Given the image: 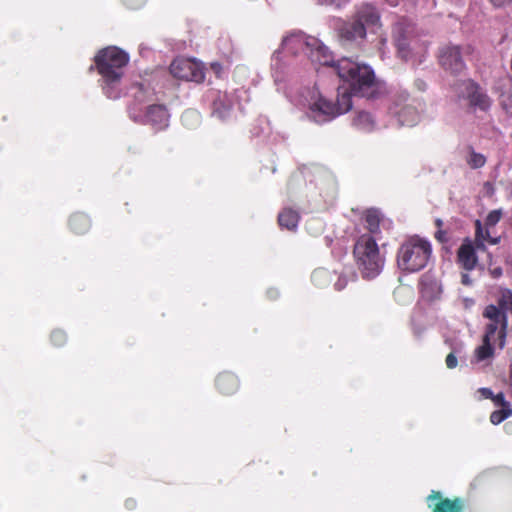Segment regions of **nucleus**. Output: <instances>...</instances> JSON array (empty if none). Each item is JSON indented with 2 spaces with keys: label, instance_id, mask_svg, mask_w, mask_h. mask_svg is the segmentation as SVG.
<instances>
[{
  "label": "nucleus",
  "instance_id": "1",
  "mask_svg": "<svg viewBox=\"0 0 512 512\" xmlns=\"http://www.w3.org/2000/svg\"><path fill=\"white\" fill-rule=\"evenodd\" d=\"M512 314V292L502 293L498 299V305L490 304L483 311V317L489 320L485 325L482 344L476 348L475 356L478 361H483L494 356L493 343L498 344L499 349H503L506 344L508 317L507 313Z\"/></svg>",
  "mask_w": 512,
  "mask_h": 512
},
{
  "label": "nucleus",
  "instance_id": "2",
  "mask_svg": "<svg viewBox=\"0 0 512 512\" xmlns=\"http://www.w3.org/2000/svg\"><path fill=\"white\" fill-rule=\"evenodd\" d=\"M129 62V55L116 46H108L97 52L94 65L89 71L97 70L102 79V89L109 98H116L114 89L120 84L124 68Z\"/></svg>",
  "mask_w": 512,
  "mask_h": 512
},
{
  "label": "nucleus",
  "instance_id": "3",
  "mask_svg": "<svg viewBox=\"0 0 512 512\" xmlns=\"http://www.w3.org/2000/svg\"><path fill=\"white\" fill-rule=\"evenodd\" d=\"M338 76L349 83L351 93L368 99L375 98L382 89L381 82L375 77L372 68L351 58L337 60Z\"/></svg>",
  "mask_w": 512,
  "mask_h": 512
},
{
  "label": "nucleus",
  "instance_id": "4",
  "mask_svg": "<svg viewBox=\"0 0 512 512\" xmlns=\"http://www.w3.org/2000/svg\"><path fill=\"white\" fill-rule=\"evenodd\" d=\"M301 97L304 98V102L318 122L328 121L352 108L351 94L347 89L338 94L336 103L324 98L316 87L305 88L301 92Z\"/></svg>",
  "mask_w": 512,
  "mask_h": 512
},
{
  "label": "nucleus",
  "instance_id": "5",
  "mask_svg": "<svg viewBox=\"0 0 512 512\" xmlns=\"http://www.w3.org/2000/svg\"><path fill=\"white\" fill-rule=\"evenodd\" d=\"M353 253L363 277L374 278L382 270L385 258L372 236H360L354 245Z\"/></svg>",
  "mask_w": 512,
  "mask_h": 512
},
{
  "label": "nucleus",
  "instance_id": "6",
  "mask_svg": "<svg viewBox=\"0 0 512 512\" xmlns=\"http://www.w3.org/2000/svg\"><path fill=\"white\" fill-rule=\"evenodd\" d=\"M431 256V245L426 240L414 237L403 243L398 251V266L408 272L423 269Z\"/></svg>",
  "mask_w": 512,
  "mask_h": 512
},
{
  "label": "nucleus",
  "instance_id": "7",
  "mask_svg": "<svg viewBox=\"0 0 512 512\" xmlns=\"http://www.w3.org/2000/svg\"><path fill=\"white\" fill-rule=\"evenodd\" d=\"M453 88L458 100L465 101V105L482 111H486L490 107V98L474 81L460 80L454 83Z\"/></svg>",
  "mask_w": 512,
  "mask_h": 512
},
{
  "label": "nucleus",
  "instance_id": "8",
  "mask_svg": "<svg viewBox=\"0 0 512 512\" xmlns=\"http://www.w3.org/2000/svg\"><path fill=\"white\" fill-rule=\"evenodd\" d=\"M393 39L399 55L404 60H407L410 54L418 49L414 25L406 19H401L394 25Z\"/></svg>",
  "mask_w": 512,
  "mask_h": 512
},
{
  "label": "nucleus",
  "instance_id": "9",
  "mask_svg": "<svg viewBox=\"0 0 512 512\" xmlns=\"http://www.w3.org/2000/svg\"><path fill=\"white\" fill-rule=\"evenodd\" d=\"M291 41H293L295 45L303 46L313 62H317L321 65L332 66L336 70L337 61L334 62L329 49L318 39L290 33V42Z\"/></svg>",
  "mask_w": 512,
  "mask_h": 512
},
{
  "label": "nucleus",
  "instance_id": "10",
  "mask_svg": "<svg viewBox=\"0 0 512 512\" xmlns=\"http://www.w3.org/2000/svg\"><path fill=\"white\" fill-rule=\"evenodd\" d=\"M173 77L201 83L205 79V73L199 63L186 58H177L172 61L169 67Z\"/></svg>",
  "mask_w": 512,
  "mask_h": 512
},
{
  "label": "nucleus",
  "instance_id": "11",
  "mask_svg": "<svg viewBox=\"0 0 512 512\" xmlns=\"http://www.w3.org/2000/svg\"><path fill=\"white\" fill-rule=\"evenodd\" d=\"M439 62L444 70L452 74H459L465 68L460 47L456 45H447L440 50Z\"/></svg>",
  "mask_w": 512,
  "mask_h": 512
},
{
  "label": "nucleus",
  "instance_id": "12",
  "mask_svg": "<svg viewBox=\"0 0 512 512\" xmlns=\"http://www.w3.org/2000/svg\"><path fill=\"white\" fill-rule=\"evenodd\" d=\"M428 507L431 512H463L465 502L461 497L443 498L439 491H432L427 497Z\"/></svg>",
  "mask_w": 512,
  "mask_h": 512
},
{
  "label": "nucleus",
  "instance_id": "13",
  "mask_svg": "<svg viewBox=\"0 0 512 512\" xmlns=\"http://www.w3.org/2000/svg\"><path fill=\"white\" fill-rule=\"evenodd\" d=\"M145 118L155 130L161 131L168 127L170 115L165 105L153 104L147 107Z\"/></svg>",
  "mask_w": 512,
  "mask_h": 512
},
{
  "label": "nucleus",
  "instance_id": "14",
  "mask_svg": "<svg viewBox=\"0 0 512 512\" xmlns=\"http://www.w3.org/2000/svg\"><path fill=\"white\" fill-rule=\"evenodd\" d=\"M218 391L226 396L234 394L239 389V380L231 372L220 373L215 381Z\"/></svg>",
  "mask_w": 512,
  "mask_h": 512
},
{
  "label": "nucleus",
  "instance_id": "15",
  "mask_svg": "<svg viewBox=\"0 0 512 512\" xmlns=\"http://www.w3.org/2000/svg\"><path fill=\"white\" fill-rule=\"evenodd\" d=\"M355 19L362 22L365 30L380 25V16L375 7L370 4H363L356 12Z\"/></svg>",
  "mask_w": 512,
  "mask_h": 512
},
{
  "label": "nucleus",
  "instance_id": "16",
  "mask_svg": "<svg viewBox=\"0 0 512 512\" xmlns=\"http://www.w3.org/2000/svg\"><path fill=\"white\" fill-rule=\"evenodd\" d=\"M457 257L459 263L467 271L473 270L477 265L478 260L475 253V248L469 241L464 242L459 247Z\"/></svg>",
  "mask_w": 512,
  "mask_h": 512
},
{
  "label": "nucleus",
  "instance_id": "17",
  "mask_svg": "<svg viewBox=\"0 0 512 512\" xmlns=\"http://www.w3.org/2000/svg\"><path fill=\"white\" fill-rule=\"evenodd\" d=\"M366 30L362 22L354 19L352 22L345 23L340 29V37L345 41H356L364 39Z\"/></svg>",
  "mask_w": 512,
  "mask_h": 512
},
{
  "label": "nucleus",
  "instance_id": "18",
  "mask_svg": "<svg viewBox=\"0 0 512 512\" xmlns=\"http://www.w3.org/2000/svg\"><path fill=\"white\" fill-rule=\"evenodd\" d=\"M68 225L74 234L83 235L90 230L92 222L90 217L85 213L76 212L70 216Z\"/></svg>",
  "mask_w": 512,
  "mask_h": 512
},
{
  "label": "nucleus",
  "instance_id": "19",
  "mask_svg": "<svg viewBox=\"0 0 512 512\" xmlns=\"http://www.w3.org/2000/svg\"><path fill=\"white\" fill-rule=\"evenodd\" d=\"M233 104L227 94L220 95L213 102V113L221 120L227 119L232 111Z\"/></svg>",
  "mask_w": 512,
  "mask_h": 512
},
{
  "label": "nucleus",
  "instance_id": "20",
  "mask_svg": "<svg viewBox=\"0 0 512 512\" xmlns=\"http://www.w3.org/2000/svg\"><path fill=\"white\" fill-rule=\"evenodd\" d=\"M352 124L359 130L370 132L375 127V120L370 113L359 111L354 116Z\"/></svg>",
  "mask_w": 512,
  "mask_h": 512
},
{
  "label": "nucleus",
  "instance_id": "21",
  "mask_svg": "<svg viewBox=\"0 0 512 512\" xmlns=\"http://www.w3.org/2000/svg\"><path fill=\"white\" fill-rule=\"evenodd\" d=\"M466 163L469 165L471 169H478L486 164V157L481 153L475 152V150L471 146H469L468 156L466 157Z\"/></svg>",
  "mask_w": 512,
  "mask_h": 512
},
{
  "label": "nucleus",
  "instance_id": "22",
  "mask_svg": "<svg viewBox=\"0 0 512 512\" xmlns=\"http://www.w3.org/2000/svg\"><path fill=\"white\" fill-rule=\"evenodd\" d=\"M365 221L367 223V229L371 233H377L379 231L380 224V213L376 209L367 210L365 214Z\"/></svg>",
  "mask_w": 512,
  "mask_h": 512
},
{
  "label": "nucleus",
  "instance_id": "23",
  "mask_svg": "<svg viewBox=\"0 0 512 512\" xmlns=\"http://www.w3.org/2000/svg\"><path fill=\"white\" fill-rule=\"evenodd\" d=\"M417 118V113L412 108L406 107L399 112V119L402 124L411 126L417 121Z\"/></svg>",
  "mask_w": 512,
  "mask_h": 512
},
{
  "label": "nucleus",
  "instance_id": "24",
  "mask_svg": "<svg viewBox=\"0 0 512 512\" xmlns=\"http://www.w3.org/2000/svg\"><path fill=\"white\" fill-rule=\"evenodd\" d=\"M50 341L53 346L62 347L67 342V334L62 329H55L50 334Z\"/></svg>",
  "mask_w": 512,
  "mask_h": 512
},
{
  "label": "nucleus",
  "instance_id": "25",
  "mask_svg": "<svg viewBox=\"0 0 512 512\" xmlns=\"http://www.w3.org/2000/svg\"><path fill=\"white\" fill-rule=\"evenodd\" d=\"M511 415H512V409L509 407L501 409V410H496L491 413L490 421L494 425H498Z\"/></svg>",
  "mask_w": 512,
  "mask_h": 512
},
{
  "label": "nucleus",
  "instance_id": "26",
  "mask_svg": "<svg viewBox=\"0 0 512 512\" xmlns=\"http://www.w3.org/2000/svg\"><path fill=\"white\" fill-rule=\"evenodd\" d=\"M500 218H501V212L498 210H493L488 214V216L486 218V224L488 226H494L499 222Z\"/></svg>",
  "mask_w": 512,
  "mask_h": 512
},
{
  "label": "nucleus",
  "instance_id": "27",
  "mask_svg": "<svg viewBox=\"0 0 512 512\" xmlns=\"http://www.w3.org/2000/svg\"><path fill=\"white\" fill-rule=\"evenodd\" d=\"M278 224L282 228H288V214L286 212V209L279 213Z\"/></svg>",
  "mask_w": 512,
  "mask_h": 512
},
{
  "label": "nucleus",
  "instance_id": "28",
  "mask_svg": "<svg viewBox=\"0 0 512 512\" xmlns=\"http://www.w3.org/2000/svg\"><path fill=\"white\" fill-rule=\"evenodd\" d=\"M457 358L453 353H450L446 357V365L449 369H453L457 366Z\"/></svg>",
  "mask_w": 512,
  "mask_h": 512
},
{
  "label": "nucleus",
  "instance_id": "29",
  "mask_svg": "<svg viewBox=\"0 0 512 512\" xmlns=\"http://www.w3.org/2000/svg\"><path fill=\"white\" fill-rule=\"evenodd\" d=\"M280 55H281V52L280 51H277L273 54V57H272V66L273 68L278 71L281 69V64H280Z\"/></svg>",
  "mask_w": 512,
  "mask_h": 512
},
{
  "label": "nucleus",
  "instance_id": "30",
  "mask_svg": "<svg viewBox=\"0 0 512 512\" xmlns=\"http://www.w3.org/2000/svg\"><path fill=\"white\" fill-rule=\"evenodd\" d=\"M490 2L494 7L500 8L512 3V0H490Z\"/></svg>",
  "mask_w": 512,
  "mask_h": 512
},
{
  "label": "nucleus",
  "instance_id": "31",
  "mask_svg": "<svg viewBox=\"0 0 512 512\" xmlns=\"http://www.w3.org/2000/svg\"><path fill=\"white\" fill-rule=\"evenodd\" d=\"M289 219H290V230H291L292 227L296 226V224L298 222V214L296 212H293L290 210Z\"/></svg>",
  "mask_w": 512,
  "mask_h": 512
},
{
  "label": "nucleus",
  "instance_id": "32",
  "mask_svg": "<svg viewBox=\"0 0 512 512\" xmlns=\"http://www.w3.org/2000/svg\"><path fill=\"white\" fill-rule=\"evenodd\" d=\"M345 1L346 0H319V2L322 4L336 5V6H340Z\"/></svg>",
  "mask_w": 512,
  "mask_h": 512
},
{
  "label": "nucleus",
  "instance_id": "33",
  "mask_svg": "<svg viewBox=\"0 0 512 512\" xmlns=\"http://www.w3.org/2000/svg\"><path fill=\"white\" fill-rule=\"evenodd\" d=\"M137 506V502L135 499L133 498H129L125 501V507L129 510H133L134 508H136Z\"/></svg>",
  "mask_w": 512,
  "mask_h": 512
},
{
  "label": "nucleus",
  "instance_id": "34",
  "mask_svg": "<svg viewBox=\"0 0 512 512\" xmlns=\"http://www.w3.org/2000/svg\"><path fill=\"white\" fill-rule=\"evenodd\" d=\"M461 283L463 285H466V286H469V285L472 284V279L470 278L469 274L462 273V275H461Z\"/></svg>",
  "mask_w": 512,
  "mask_h": 512
},
{
  "label": "nucleus",
  "instance_id": "35",
  "mask_svg": "<svg viewBox=\"0 0 512 512\" xmlns=\"http://www.w3.org/2000/svg\"><path fill=\"white\" fill-rule=\"evenodd\" d=\"M211 68L216 74H220L222 71V65L218 62L212 63Z\"/></svg>",
  "mask_w": 512,
  "mask_h": 512
},
{
  "label": "nucleus",
  "instance_id": "36",
  "mask_svg": "<svg viewBox=\"0 0 512 512\" xmlns=\"http://www.w3.org/2000/svg\"><path fill=\"white\" fill-rule=\"evenodd\" d=\"M476 248L484 251L486 247L482 241H477Z\"/></svg>",
  "mask_w": 512,
  "mask_h": 512
},
{
  "label": "nucleus",
  "instance_id": "37",
  "mask_svg": "<svg viewBox=\"0 0 512 512\" xmlns=\"http://www.w3.org/2000/svg\"><path fill=\"white\" fill-rule=\"evenodd\" d=\"M492 274L495 276V277H498L502 274V270L501 268H496L493 270Z\"/></svg>",
  "mask_w": 512,
  "mask_h": 512
},
{
  "label": "nucleus",
  "instance_id": "38",
  "mask_svg": "<svg viewBox=\"0 0 512 512\" xmlns=\"http://www.w3.org/2000/svg\"><path fill=\"white\" fill-rule=\"evenodd\" d=\"M476 225H477V231H476V237L478 238L480 236V232H481V225H480V222L477 221L476 222Z\"/></svg>",
  "mask_w": 512,
  "mask_h": 512
},
{
  "label": "nucleus",
  "instance_id": "39",
  "mask_svg": "<svg viewBox=\"0 0 512 512\" xmlns=\"http://www.w3.org/2000/svg\"><path fill=\"white\" fill-rule=\"evenodd\" d=\"M389 5L396 6L399 0H385Z\"/></svg>",
  "mask_w": 512,
  "mask_h": 512
},
{
  "label": "nucleus",
  "instance_id": "40",
  "mask_svg": "<svg viewBox=\"0 0 512 512\" xmlns=\"http://www.w3.org/2000/svg\"><path fill=\"white\" fill-rule=\"evenodd\" d=\"M497 399L501 401L502 405L505 404L504 395L502 393L497 395Z\"/></svg>",
  "mask_w": 512,
  "mask_h": 512
},
{
  "label": "nucleus",
  "instance_id": "41",
  "mask_svg": "<svg viewBox=\"0 0 512 512\" xmlns=\"http://www.w3.org/2000/svg\"><path fill=\"white\" fill-rule=\"evenodd\" d=\"M193 115H195V113H194V112L187 111V112H185V113L183 114L182 118H185V117H188V116H193Z\"/></svg>",
  "mask_w": 512,
  "mask_h": 512
},
{
  "label": "nucleus",
  "instance_id": "42",
  "mask_svg": "<svg viewBox=\"0 0 512 512\" xmlns=\"http://www.w3.org/2000/svg\"><path fill=\"white\" fill-rule=\"evenodd\" d=\"M498 241H499V239H498V238H493V239H491V240H490V242H491L492 244H497V243H498Z\"/></svg>",
  "mask_w": 512,
  "mask_h": 512
},
{
  "label": "nucleus",
  "instance_id": "43",
  "mask_svg": "<svg viewBox=\"0 0 512 512\" xmlns=\"http://www.w3.org/2000/svg\"><path fill=\"white\" fill-rule=\"evenodd\" d=\"M286 40H287V37L284 36L283 39H282V44H284L286 42Z\"/></svg>",
  "mask_w": 512,
  "mask_h": 512
},
{
  "label": "nucleus",
  "instance_id": "44",
  "mask_svg": "<svg viewBox=\"0 0 512 512\" xmlns=\"http://www.w3.org/2000/svg\"><path fill=\"white\" fill-rule=\"evenodd\" d=\"M511 378H512V364H511Z\"/></svg>",
  "mask_w": 512,
  "mask_h": 512
},
{
  "label": "nucleus",
  "instance_id": "45",
  "mask_svg": "<svg viewBox=\"0 0 512 512\" xmlns=\"http://www.w3.org/2000/svg\"><path fill=\"white\" fill-rule=\"evenodd\" d=\"M411 2H414L415 0H410Z\"/></svg>",
  "mask_w": 512,
  "mask_h": 512
}]
</instances>
